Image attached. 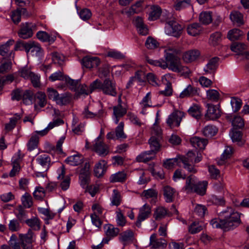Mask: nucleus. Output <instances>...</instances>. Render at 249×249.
<instances>
[{
    "mask_svg": "<svg viewBox=\"0 0 249 249\" xmlns=\"http://www.w3.org/2000/svg\"><path fill=\"white\" fill-rule=\"evenodd\" d=\"M247 45L244 43L234 42L231 47V50L236 53H240L247 49Z\"/></svg>",
    "mask_w": 249,
    "mask_h": 249,
    "instance_id": "nucleus-57",
    "label": "nucleus"
},
{
    "mask_svg": "<svg viewBox=\"0 0 249 249\" xmlns=\"http://www.w3.org/2000/svg\"><path fill=\"white\" fill-rule=\"evenodd\" d=\"M207 209L206 207L202 205H197L194 209V216H197L199 217H202L204 216Z\"/></svg>",
    "mask_w": 249,
    "mask_h": 249,
    "instance_id": "nucleus-62",
    "label": "nucleus"
},
{
    "mask_svg": "<svg viewBox=\"0 0 249 249\" xmlns=\"http://www.w3.org/2000/svg\"><path fill=\"white\" fill-rule=\"evenodd\" d=\"M151 12L149 14L148 19L155 20L160 17L161 13V9L158 6H153L151 7Z\"/></svg>",
    "mask_w": 249,
    "mask_h": 249,
    "instance_id": "nucleus-38",
    "label": "nucleus"
},
{
    "mask_svg": "<svg viewBox=\"0 0 249 249\" xmlns=\"http://www.w3.org/2000/svg\"><path fill=\"white\" fill-rule=\"evenodd\" d=\"M71 100V95L70 93L65 92L58 95L55 101L57 105L63 106L69 104Z\"/></svg>",
    "mask_w": 249,
    "mask_h": 249,
    "instance_id": "nucleus-27",
    "label": "nucleus"
},
{
    "mask_svg": "<svg viewBox=\"0 0 249 249\" xmlns=\"http://www.w3.org/2000/svg\"><path fill=\"white\" fill-rule=\"evenodd\" d=\"M207 98L213 101H217L220 97L219 92L215 89H209L206 92Z\"/></svg>",
    "mask_w": 249,
    "mask_h": 249,
    "instance_id": "nucleus-63",
    "label": "nucleus"
},
{
    "mask_svg": "<svg viewBox=\"0 0 249 249\" xmlns=\"http://www.w3.org/2000/svg\"><path fill=\"white\" fill-rule=\"evenodd\" d=\"M242 33V32L239 29H233L229 31L227 36L230 40L234 41L239 39Z\"/></svg>",
    "mask_w": 249,
    "mask_h": 249,
    "instance_id": "nucleus-52",
    "label": "nucleus"
},
{
    "mask_svg": "<svg viewBox=\"0 0 249 249\" xmlns=\"http://www.w3.org/2000/svg\"><path fill=\"white\" fill-rule=\"evenodd\" d=\"M196 94H197V89L189 85L180 93L179 97L184 98L194 96Z\"/></svg>",
    "mask_w": 249,
    "mask_h": 249,
    "instance_id": "nucleus-31",
    "label": "nucleus"
},
{
    "mask_svg": "<svg viewBox=\"0 0 249 249\" xmlns=\"http://www.w3.org/2000/svg\"><path fill=\"white\" fill-rule=\"evenodd\" d=\"M22 115L16 114L14 117L10 119L9 123L6 124L5 129L6 131H9L12 130L16 126L17 122L21 118Z\"/></svg>",
    "mask_w": 249,
    "mask_h": 249,
    "instance_id": "nucleus-44",
    "label": "nucleus"
},
{
    "mask_svg": "<svg viewBox=\"0 0 249 249\" xmlns=\"http://www.w3.org/2000/svg\"><path fill=\"white\" fill-rule=\"evenodd\" d=\"M207 185L208 182L206 181L198 182L194 189V192L199 195L203 196L206 193Z\"/></svg>",
    "mask_w": 249,
    "mask_h": 249,
    "instance_id": "nucleus-41",
    "label": "nucleus"
},
{
    "mask_svg": "<svg viewBox=\"0 0 249 249\" xmlns=\"http://www.w3.org/2000/svg\"><path fill=\"white\" fill-rule=\"evenodd\" d=\"M151 214V207L148 204H145L139 209V214L137 217V220L136 222V225L138 227H141L142 222L149 217Z\"/></svg>",
    "mask_w": 249,
    "mask_h": 249,
    "instance_id": "nucleus-8",
    "label": "nucleus"
},
{
    "mask_svg": "<svg viewBox=\"0 0 249 249\" xmlns=\"http://www.w3.org/2000/svg\"><path fill=\"white\" fill-rule=\"evenodd\" d=\"M188 113L196 119H199L201 116L200 107L197 105H194L188 110Z\"/></svg>",
    "mask_w": 249,
    "mask_h": 249,
    "instance_id": "nucleus-40",
    "label": "nucleus"
},
{
    "mask_svg": "<svg viewBox=\"0 0 249 249\" xmlns=\"http://www.w3.org/2000/svg\"><path fill=\"white\" fill-rule=\"evenodd\" d=\"M142 2L141 1H137L135 4L131 6V7L126 12V14L128 16H131L134 14L139 13L141 11Z\"/></svg>",
    "mask_w": 249,
    "mask_h": 249,
    "instance_id": "nucleus-56",
    "label": "nucleus"
},
{
    "mask_svg": "<svg viewBox=\"0 0 249 249\" xmlns=\"http://www.w3.org/2000/svg\"><path fill=\"white\" fill-rule=\"evenodd\" d=\"M156 154L153 151L149 150L141 153L136 157V160L138 162H146L154 159Z\"/></svg>",
    "mask_w": 249,
    "mask_h": 249,
    "instance_id": "nucleus-22",
    "label": "nucleus"
},
{
    "mask_svg": "<svg viewBox=\"0 0 249 249\" xmlns=\"http://www.w3.org/2000/svg\"><path fill=\"white\" fill-rule=\"evenodd\" d=\"M233 149L231 146H227L224 150V152L221 156L220 159L217 161L219 165H222L224 163L225 160L230 158L232 153Z\"/></svg>",
    "mask_w": 249,
    "mask_h": 249,
    "instance_id": "nucleus-39",
    "label": "nucleus"
},
{
    "mask_svg": "<svg viewBox=\"0 0 249 249\" xmlns=\"http://www.w3.org/2000/svg\"><path fill=\"white\" fill-rule=\"evenodd\" d=\"M200 55V53L199 50H190L183 53L182 58L185 63H191L197 59Z\"/></svg>",
    "mask_w": 249,
    "mask_h": 249,
    "instance_id": "nucleus-11",
    "label": "nucleus"
},
{
    "mask_svg": "<svg viewBox=\"0 0 249 249\" xmlns=\"http://www.w3.org/2000/svg\"><path fill=\"white\" fill-rule=\"evenodd\" d=\"M231 138L233 142H237L239 146L243 145L245 141L242 140V133L240 131H232Z\"/></svg>",
    "mask_w": 249,
    "mask_h": 249,
    "instance_id": "nucleus-50",
    "label": "nucleus"
},
{
    "mask_svg": "<svg viewBox=\"0 0 249 249\" xmlns=\"http://www.w3.org/2000/svg\"><path fill=\"white\" fill-rule=\"evenodd\" d=\"M206 227V224L202 221H194L188 227V231L191 234L197 233Z\"/></svg>",
    "mask_w": 249,
    "mask_h": 249,
    "instance_id": "nucleus-24",
    "label": "nucleus"
},
{
    "mask_svg": "<svg viewBox=\"0 0 249 249\" xmlns=\"http://www.w3.org/2000/svg\"><path fill=\"white\" fill-rule=\"evenodd\" d=\"M187 33L192 36L199 35L201 32V27L199 23H194L187 27Z\"/></svg>",
    "mask_w": 249,
    "mask_h": 249,
    "instance_id": "nucleus-34",
    "label": "nucleus"
},
{
    "mask_svg": "<svg viewBox=\"0 0 249 249\" xmlns=\"http://www.w3.org/2000/svg\"><path fill=\"white\" fill-rule=\"evenodd\" d=\"M230 18L234 23L239 25L243 24V15L238 11H233L230 14Z\"/></svg>",
    "mask_w": 249,
    "mask_h": 249,
    "instance_id": "nucleus-42",
    "label": "nucleus"
},
{
    "mask_svg": "<svg viewBox=\"0 0 249 249\" xmlns=\"http://www.w3.org/2000/svg\"><path fill=\"white\" fill-rule=\"evenodd\" d=\"M124 124L121 122L115 129V136L116 139H124L126 138V135L124 132Z\"/></svg>",
    "mask_w": 249,
    "mask_h": 249,
    "instance_id": "nucleus-54",
    "label": "nucleus"
},
{
    "mask_svg": "<svg viewBox=\"0 0 249 249\" xmlns=\"http://www.w3.org/2000/svg\"><path fill=\"white\" fill-rule=\"evenodd\" d=\"M150 245L154 249H163L167 245L166 241L163 238H157L156 234H152L150 237Z\"/></svg>",
    "mask_w": 249,
    "mask_h": 249,
    "instance_id": "nucleus-12",
    "label": "nucleus"
},
{
    "mask_svg": "<svg viewBox=\"0 0 249 249\" xmlns=\"http://www.w3.org/2000/svg\"><path fill=\"white\" fill-rule=\"evenodd\" d=\"M36 161L38 164L44 167V169L47 170L50 165L51 158L48 154H42L36 158Z\"/></svg>",
    "mask_w": 249,
    "mask_h": 249,
    "instance_id": "nucleus-28",
    "label": "nucleus"
},
{
    "mask_svg": "<svg viewBox=\"0 0 249 249\" xmlns=\"http://www.w3.org/2000/svg\"><path fill=\"white\" fill-rule=\"evenodd\" d=\"M197 183L196 177L190 176L186 178L185 185L183 190L188 194L193 193Z\"/></svg>",
    "mask_w": 249,
    "mask_h": 249,
    "instance_id": "nucleus-17",
    "label": "nucleus"
},
{
    "mask_svg": "<svg viewBox=\"0 0 249 249\" xmlns=\"http://www.w3.org/2000/svg\"><path fill=\"white\" fill-rule=\"evenodd\" d=\"M22 205L25 208H29L33 205L32 197L30 195L25 193L21 197Z\"/></svg>",
    "mask_w": 249,
    "mask_h": 249,
    "instance_id": "nucleus-61",
    "label": "nucleus"
},
{
    "mask_svg": "<svg viewBox=\"0 0 249 249\" xmlns=\"http://www.w3.org/2000/svg\"><path fill=\"white\" fill-rule=\"evenodd\" d=\"M181 50L173 46H167L164 49V57L165 61H162L161 68H168L176 72L178 70V67L181 61L177 55L180 54Z\"/></svg>",
    "mask_w": 249,
    "mask_h": 249,
    "instance_id": "nucleus-2",
    "label": "nucleus"
},
{
    "mask_svg": "<svg viewBox=\"0 0 249 249\" xmlns=\"http://www.w3.org/2000/svg\"><path fill=\"white\" fill-rule=\"evenodd\" d=\"M218 59V58L215 57L209 61L208 63L203 68L204 75L213 74L217 67Z\"/></svg>",
    "mask_w": 249,
    "mask_h": 249,
    "instance_id": "nucleus-20",
    "label": "nucleus"
},
{
    "mask_svg": "<svg viewBox=\"0 0 249 249\" xmlns=\"http://www.w3.org/2000/svg\"><path fill=\"white\" fill-rule=\"evenodd\" d=\"M220 216L223 217L224 219L220 220L214 219L211 221L213 228H219L227 231L235 228L241 223L240 214L231 207H228L226 210L222 211Z\"/></svg>",
    "mask_w": 249,
    "mask_h": 249,
    "instance_id": "nucleus-1",
    "label": "nucleus"
},
{
    "mask_svg": "<svg viewBox=\"0 0 249 249\" xmlns=\"http://www.w3.org/2000/svg\"><path fill=\"white\" fill-rule=\"evenodd\" d=\"M33 236L34 233L30 229L26 234L20 236L23 249H32Z\"/></svg>",
    "mask_w": 249,
    "mask_h": 249,
    "instance_id": "nucleus-14",
    "label": "nucleus"
},
{
    "mask_svg": "<svg viewBox=\"0 0 249 249\" xmlns=\"http://www.w3.org/2000/svg\"><path fill=\"white\" fill-rule=\"evenodd\" d=\"M33 45H35V42L34 41H30L28 43L19 42L17 43L15 46L14 49L15 51H17L20 49L21 47H23L24 49H25L26 52L28 53L30 51L31 52Z\"/></svg>",
    "mask_w": 249,
    "mask_h": 249,
    "instance_id": "nucleus-48",
    "label": "nucleus"
},
{
    "mask_svg": "<svg viewBox=\"0 0 249 249\" xmlns=\"http://www.w3.org/2000/svg\"><path fill=\"white\" fill-rule=\"evenodd\" d=\"M34 93L30 90H26L22 94L23 102L25 105H30L32 103Z\"/></svg>",
    "mask_w": 249,
    "mask_h": 249,
    "instance_id": "nucleus-47",
    "label": "nucleus"
},
{
    "mask_svg": "<svg viewBox=\"0 0 249 249\" xmlns=\"http://www.w3.org/2000/svg\"><path fill=\"white\" fill-rule=\"evenodd\" d=\"M167 214H170L167 210L163 207L159 206L155 209L153 216L156 220H160Z\"/></svg>",
    "mask_w": 249,
    "mask_h": 249,
    "instance_id": "nucleus-29",
    "label": "nucleus"
},
{
    "mask_svg": "<svg viewBox=\"0 0 249 249\" xmlns=\"http://www.w3.org/2000/svg\"><path fill=\"white\" fill-rule=\"evenodd\" d=\"M113 116L114 117V121L116 124H118L120 118L124 115L127 112L125 106L122 104L114 106L113 108Z\"/></svg>",
    "mask_w": 249,
    "mask_h": 249,
    "instance_id": "nucleus-19",
    "label": "nucleus"
},
{
    "mask_svg": "<svg viewBox=\"0 0 249 249\" xmlns=\"http://www.w3.org/2000/svg\"><path fill=\"white\" fill-rule=\"evenodd\" d=\"M134 233L131 230H127L121 233L119 235V241L124 245L132 242Z\"/></svg>",
    "mask_w": 249,
    "mask_h": 249,
    "instance_id": "nucleus-25",
    "label": "nucleus"
},
{
    "mask_svg": "<svg viewBox=\"0 0 249 249\" xmlns=\"http://www.w3.org/2000/svg\"><path fill=\"white\" fill-rule=\"evenodd\" d=\"M207 110L205 114L207 118L214 120L219 118L221 116V111L216 106L212 104L207 105Z\"/></svg>",
    "mask_w": 249,
    "mask_h": 249,
    "instance_id": "nucleus-10",
    "label": "nucleus"
},
{
    "mask_svg": "<svg viewBox=\"0 0 249 249\" xmlns=\"http://www.w3.org/2000/svg\"><path fill=\"white\" fill-rule=\"evenodd\" d=\"M107 166V162L105 160H101L95 165L94 172L95 175L100 178L104 175L106 172Z\"/></svg>",
    "mask_w": 249,
    "mask_h": 249,
    "instance_id": "nucleus-21",
    "label": "nucleus"
},
{
    "mask_svg": "<svg viewBox=\"0 0 249 249\" xmlns=\"http://www.w3.org/2000/svg\"><path fill=\"white\" fill-rule=\"evenodd\" d=\"M149 144L150 147V150L153 151L155 154L160 151V138L152 136L149 140Z\"/></svg>",
    "mask_w": 249,
    "mask_h": 249,
    "instance_id": "nucleus-33",
    "label": "nucleus"
},
{
    "mask_svg": "<svg viewBox=\"0 0 249 249\" xmlns=\"http://www.w3.org/2000/svg\"><path fill=\"white\" fill-rule=\"evenodd\" d=\"M92 150L101 157H105L108 154L109 148L108 145L104 142L100 137L97 138L93 144Z\"/></svg>",
    "mask_w": 249,
    "mask_h": 249,
    "instance_id": "nucleus-5",
    "label": "nucleus"
},
{
    "mask_svg": "<svg viewBox=\"0 0 249 249\" xmlns=\"http://www.w3.org/2000/svg\"><path fill=\"white\" fill-rule=\"evenodd\" d=\"M83 161V157L79 155H75L68 157L65 162L71 166H77Z\"/></svg>",
    "mask_w": 249,
    "mask_h": 249,
    "instance_id": "nucleus-35",
    "label": "nucleus"
},
{
    "mask_svg": "<svg viewBox=\"0 0 249 249\" xmlns=\"http://www.w3.org/2000/svg\"><path fill=\"white\" fill-rule=\"evenodd\" d=\"M145 45L147 49H154L159 46V43L154 38L148 36L146 40Z\"/></svg>",
    "mask_w": 249,
    "mask_h": 249,
    "instance_id": "nucleus-64",
    "label": "nucleus"
},
{
    "mask_svg": "<svg viewBox=\"0 0 249 249\" xmlns=\"http://www.w3.org/2000/svg\"><path fill=\"white\" fill-rule=\"evenodd\" d=\"M218 129L215 126L210 125L203 128L202 133L207 137H212L215 135Z\"/></svg>",
    "mask_w": 249,
    "mask_h": 249,
    "instance_id": "nucleus-43",
    "label": "nucleus"
},
{
    "mask_svg": "<svg viewBox=\"0 0 249 249\" xmlns=\"http://www.w3.org/2000/svg\"><path fill=\"white\" fill-rule=\"evenodd\" d=\"M26 12V9L24 8H18L12 12L11 17L13 22L15 24H18L21 20V15Z\"/></svg>",
    "mask_w": 249,
    "mask_h": 249,
    "instance_id": "nucleus-32",
    "label": "nucleus"
},
{
    "mask_svg": "<svg viewBox=\"0 0 249 249\" xmlns=\"http://www.w3.org/2000/svg\"><path fill=\"white\" fill-rule=\"evenodd\" d=\"M14 40H10L0 46V55L5 57L13 58L14 57L13 51L10 50L11 46L13 44Z\"/></svg>",
    "mask_w": 249,
    "mask_h": 249,
    "instance_id": "nucleus-13",
    "label": "nucleus"
},
{
    "mask_svg": "<svg viewBox=\"0 0 249 249\" xmlns=\"http://www.w3.org/2000/svg\"><path fill=\"white\" fill-rule=\"evenodd\" d=\"M184 116L185 113L183 112L178 110H174L168 116L166 120V123L171 128L178 127Z\"/></svg>",
    "mask_w": 249,
    "mask_h": 249,
    "instance_id": "nucleus-4",
    "label": "nucleus"
},
{
    "mask_svg": "<svg viewBox=\"0 0 249 249\" xmlns=\"http://www.w3.org/2000/svg\"><path fill=\"white\" fill-rule=\"evenodd\" d=\"M180 160L179 157L173 159H167L163 163V165L165 168L167 169L172 168L176 164L180 166Z\"/></svg>",
    "mask_w": 249,
    "mask_h": 249,
    "instance_id": "nucleus-55",
    "label": "nucleus"
},
{
    "mask_svg": "<svg viewBox=\"0 0 249 249\" xmlns=\"http://www.w3.org/2000/svg\"><path fill=\"white\" fill-rule=\"evenodd\" d=\"M221 41V34L216 32L212 34L210 37L209 43L213 46L218 45Z\"/></svg>",
    "mask_w": 249,
    "mask_h": 249,
    "instance_id": "nucleus-49",
    "label": "nucleus"
},
{
    "mask_svg": "<svg viewBox=\"0 0 249 249\" xmlns=\"http://www.w3.org/2000/svg\"><path fill=\"white\" fill-rule=\"evenodd\" d=\"M191 0H176L174 5L175 10L179 11L191 6Z\"/></svg>",
    "mask_w": 249,
    "mask_h": 249,
    "instance_id": "nucleus-45",
    "label": "nucleus"
},
{
    "mask_svg": "<svg viewBox=\"0 0 249 249\" xmlns=\"http://www.w3.org/2000/svg\"><path fill=\"white\" fill-rule=\"evenodd\" d=\"M91 107V105H89L85 107L82 112L83 118L85 119H92L95 117L100 118L102 116L103 114V110L101 109L98 112H93Z\"/></svg>",
    "mask_w": 249,
    "mask_h": 249,
    "instance_id": "nucleus-15",
    "label": "nucleus"
},
{
    "mask_svg": "<svg viewBox=\"0 0 249 249\" xmlns=\"http://www.w3.org/2000/svg\"><path fill=\"white\" fill-rule=\"evenodd\" d=\"M164 196L166 198V201L167 202H170L173 201V196L174 194V189L169 187L165 186L164 188Z\"/></svg>",
    "mask_w": 249,
    "mask_h": 249,
    "instance_id": "nucleus-60",
    "label": "nucleus"
},
{
    "mask_svg": "<svg viewBox=\"0 0 249 249\" xmlns=\"http://www.w3.org/2000/svg\"><path fill=\"white\" fill-rule=\"evenodd\" d=\"M39 141V137L36 134H32L31 138L27 143L28 149L32 151L37 146Z\"/></svg>",
    "mask_w": 249,
    "mask_h": 249,
    "instance_id": "nucleus-46",
    "label": "nucleus"
},
{
    "mask_svg": "<svg viewBox=\"0 0 249 249\" xmlns=\"http://www.w3.org/2000/svg\"><path fill=\"white\" fill-rule=\"evenodd\" d=\"M64 81L66 83L67 86L71 90L76 91L77 87L80 83L79 80H75L69 77H65Z\"/></svg>",
    "mask_w": 249,
    "mask_h": 249,
    "instance_id": "nucleus-53",
    "label": "nucleus"
},
{
    "mask_svg": "<svg viewBox=\"0 0 249 249\" xmlns=\"http://www.w3.org/2000/svg\"><path fill=\"white\" fill-rule=\"evenodd\" d=\"M195 153L192 151H189L186 156L179 157L180 162L183 164V167L189 172L195 173L196 170L193 165Z\"/></svg>",
    "mask_w": 249,
    "mask_h": 249,
    "instance_id": "nucleus-3",
    "label": "nucleus"
},
{
    "mask_svg": "<svg viewBox=\"0 0 249 249\" xmlns=\"http://www.w3.org/2000/svg\"><path fill=\"white\" fill-rule=\"evenodd\" d=\"M126 179V174L124 171H120L115 174H112L109 178L111 182H123Z\"/></svg>",
    "mask_w": 249,
    "mask_h": 249,
    "instance_id": "nucleus-30",
    "label": "nucleus"
},
{
    "mask_svg": "<svg viewBox=\"0 0 249 249\" xmlns=\"http://www.w3.org/2000/svg\"><path fill=\"white\" fill-rule=\"evenodd\" d=\"M38 39L43 42H48L52 43L55 41V37L50 36L47 32L39 31L36 34Z\"/></svg>",
    "mask_w": 249,
    "mask_h": 249,
    "instance_id": "nucleus-37",
    "label": "nucleus"
},
{
    "mask_svg": "<svg viewBox=\"0 0 249 249\" xmlns=\"http://www.w3.org/2000/svg\"><path fill=\"white\" fill-rule=\"evenodd\" d=\"M65 171L64 167H61V173L59 175L57 178L59 179H62V181L60 183V187L62 190L66 191L70 187L71 178L69 176L65 177Z\"/></svg>",
    "mask_w": 249,
    "mask_h": 249,
    "instance_id": "nucleus-23",
    "label": "nucleus"
},
{
    "mask_svg": "<svg viewBox=\"0 0 249 249\" xmlns=\"http://www.w3.org/2000/svg\"><path fill=\"white\" fill-rule=\"evenodd\" d=\"M105 233L107 238L111 239L118 235L120 230L111 224H107L104 227Z\"/></svg>",
    "mask_w": 249,
    "mask_h": 249,
    "instance_id": "nucleus-26",
    "label": "nucleus"
},
{
    "mask_svg": "<svg viewBox=\"0 0 249 249\" xmlns=\"http://www.w3.org/2000/svg\"><path fill=\"white\" fill-rule=\"evenodd\" d=\"M34 24L30 22L22 23L20 25V29L18 32V36L23 39H27L32 36L33 30L35 29Z\"/></svg>",
    "mask_w": 249,
    "mask_h": 249,
    "instance_id": "nucleus-7",
    "label": "nucleus"
},
{
    "mask_svg": "<svg viewBox=\"0 0 249 249\" xmlns=\"http://www.w3.org/2000/svg\"><path fill=\"white\" fill-rule=\"evenodd\" d=\"M17 210L18 213H16V215L18 220L20 222L25 221L26 220L25 219L27 217L26 211L21 205L18 207Z\"/></svg>",
    "mask_w": 249,
    "mask_h": 249,
    "instance_id": "nucleus-59",
    "label": "nucleus"
},
{
    "mask_svg": "<svg viewBox=\"0 0 249 249\" xmlns=\"http://www.w3.org/2000/svg\"><path fill=\"white\" fill-rule=\"evenodd\" d=\"M102 91L104 93L112 96L117 95L115 83L108 78L102 83Z\"/></svg>",
    "mask_w": 249,
    "mask_h": 249,
    "instance_id": "nucleus-9",
    "label": "nucleus"
},
{
    "mask_svg": "<svg viewBox=\"0 0 249 249\" xmlns=\"http://www.w3.org/2000/svg\"><path fill=\"white\" fill-rule=\"evenodd\" d=\"M199 21L203 24L207 25L212 21V13L211 12H202L199 17Z\"/></svg>",
    "mask_w": 249,
    "mask_h": 249,
    "instance_id": "nucleus-36",
    "label": "nucleus"
},
{
    "mask_svg": "<svg viewBox=\"0 0 249 249\" xmlns=\"http://www.w3.org/2000/svg\"><path fill=\"white\" fill-rule=\"evenodd\" d=\"M182 27L176 22H169L165 26V31L166 34L178 37L182 32Z\"/></svg>",
    "mask_w": 249,
    "mask_h": 249,
    "instance_id": "nucleus-6",
    "label": "nucleus"
},
{
    "mask_svg": "<svg viewBox=\"0 0 249 249\" xmlns=\"http://www.w3.org/2000/svg\"><path fill=\"white\" fill-rule=\"evenodd\" d=\"M25 222L35 230H38L40 229L39 220L36 217L26 219Z\"/></svg>",
    "mask_w": 249,
    "mask_h": 249,
    "instance_id": "nucleus-58",
    "label": "nucleus"
},
{
    "mask_svg": "<svg viewBox=\"0 0 249 249\" xmlns=\"http://www.w3.org/2000/svg\"><path fill=\"white\" fill-rule=\"evenodd\" d=\"M191 145L196 148L204 149L208 144V140L197 136L192 137L190 140Z\"/></svg>",
    "mask_w": 249,
    "mask_h": 249,
    "instance_id": "nucleus-18",
    "label": "nucleus"
},
{
    "mask_svg": "<svg viewBox=\"0 0 249 249\" xmlns=\"http://www.w3.org/2000/svg\"><path fill=\"white\" fill-rule=\"evenodd\" d=\"M111 200L112 205L118 206L121 204V196L120 193L117 190H113Z\"/></svg>",
    "mask_w": 249,
    "mask_h": 249,
    "instance_id": "nucleus-51",
    "label": "nucleus"
},
{
    "mask_svg": "<svg viewBox=\"0 0 249 249\" xmlns=\"http://www.w3.org/2000/svg\"><path fill=\"white\" fill-rule=\"evenodd\" d=\"M82 63L85 67L91 69L98 67L100 61L97 57L85 56L82 59Z\"/></svg>",
    "mask_w": 249,
    "mask_h": 249,
    "instance_id": "nucleus-16",
    "label": "nucleus"
}]
</instances>
